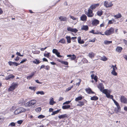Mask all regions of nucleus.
Returning <instances> with one entry per match:
<instances>
[{"mask_svg": "<svg viewBox=\"0 0 127 127\" xmlns=\"http://www.w3.org/2000/svg\"><path fill=\"white\" fill-rule=\"evenodd\" d=\"M26 111L25 109L23 107H19L14 111V113L15 115H17L23 112H24Z\"/></svg>", "mask_w": 127, "mask_h": 127, "instance_id": "1", "label": "nucleus"}, {"mask_svg": "<svg viewBox=\"0 0 127 127\" xmlns=\"http://www.w3.org/2000/svg\"><path fill=\"white\" fill-rule=\"evenodd\" d=\"M114 30L113 28L111 27L109 30H107L104 32V34L106 35H109L113 33Z\"/></svg>", "mask_w": 127, "mask_h": 127, "instance_id": "2", "label": "nucleus"}, {"mask_svg": "<svg viewBox=\"0 0 127 127\" xmlns=\"http://www.w3.org/2000/svg\"><path fill=\"white\" fill-rule=\"evenodd\" d=\"M85 14L89 17H92L94 15L93 13V11L89 8L88 10V12H85Z\"/></svg>", "mask_w": 127, "mask_h": 127, "instance_id": "3", "label": "nucleus"}, {"mask_svg": "<svg viewBox=\"0 0 127 127\" xmlns=\"http://www.w3.org/2000/svg\"><path fill=\"white\" fill-rule=\"evenodd\" d=\"M52 52L53 53L55 54L59 58H61L63 56L60 55V53L58 51L57 49H53Z\"/></svg>", "mask_w": 127, "mask_h": 127, "instance_id": "4", "label": "nucleus"}, {"mask_svg": "<svg viewBox=\"0 0 127 127\" xmlns=\"http://www.w3.org/2000/svg\"><path fill=\"white\" fill-rule=\"evenodd\" d=\"M8 63L10 66L14 65L16 66L20 65V64H19L18 63L15 62H12L11 61L8 62Z\"/></svg>", "mask_w": 127, "mask_h": 127, "instance_id": "5", "label": "nucleus"}, {"mask_svg": "<svg viewBox=\"0 0 127 127\" xmlns=\"http://www.w3.org/2000/svg\"><path fill=\"white\" fill-rule=\"evenodd\" d=\"M120 99L121 102L125 104L127 103V99L124 96H121Z\"/></svg>", "mask_w": 127, "mask_h": 127, "instance_id": "6", "label": "nucleus"}, {"mask_svg": "<svg viewBox=\"0 0 127 127\" xmlns=\"http://www.w3.org/2000/svg\"><path fill=\"white\" fill-rule=\"evenodd\" d=\"M15 77V76L12 74L9 75L8 76L6 77L5 79L7 80L10 81L13 79Z\"/></svg>", "mask_w": 127, "mask_h": 127, "instance_id": "7", "label": "nucleus"}, {"mask_svg": "<svg viewBox=\"0 0 127 127\" xmlns=\"http://www.w3.org/2000/svg\"><path fill=\"white\" fill-rule=\"evenodd\" d=\"M85 91L89 94H95V92L92 91L91 89L90 88L85 89Z\"/></svg>", "mask_w": 127, "mask_h": 127, "instance_id": "8", "label": "nucleus"}, {"mask_svg": "<svg viewBox=\"0 0 127 127\" xmlns=\"http://www.w3.org/2000/svg\"><path fill=\"white\" fill-rule=\"evenodd\" d=\"M99 21L98 20L95 19L92 21V24L93 26H96L99 24Z\"/></svg>", "mask_w": 127, "mask_h": 127, "instance_id": "9", "label": "nucleus"}, {"mask_svg": "<svg viewBox=\"0 0 127 127\" xmlns=\"http://www.w3.org/2000/svg\"><path fill=\"white\" fill-rule=\"evenodd\" d=\"M99 5V3H97V4H92L91 5L90 7V8L91 10H93L96 7H98Z\"/></svg>", "mask_w": 127, "mask_h": 127, "instance_id": "10", "label": "nucleus"}, {"mask_svg": "<svg viewBox=\"0 0 127 127\" xmlns=\"http://www.w3.org/2000/svg\"><path fill=\"white\" fill-rule=\"evenodd\" d=\"M77 39L78 42L80 44H83L85 42V41L83 39L81 40V37L80 36H79L78 37Z\"/></svg>", "mask_w": 127, "mask_h": 127, "instance_id": "11", "label": "nucleus"}, {"mask_svg": "<svg viewBox=\"0 0 127 127\" xmlns=\"http://www.w3.org/2000/svg\"><path fill=\"white\" fill-rule=\"evenodd\" d=\"M97 87L100 91H101L102 90L104 89V86L103 84L101 83H99Z\"/></svg>", "mask_w": 127, "mask_h": 127, "instance_id": "12", "label": "nucleus"}, {"mask_svg": "<svg viewBox=\"0 0 127 127\" xmlns=\"http://www.w3.org/2000/svg\"><path fill=\"white\" fill-rule=\"evenodd\" d=\"M87 17L85 14L82 15L80 17V20L83 21H85L87 20Z\"/></svg>", "mask_w": 127, "mask_h": 127, "instance_id": "13", "label": "nucleus"}, {"mask_svg": "<svg viewBox=\"0 0 127 127\" xmlns=\"http://www.w3.org/2000/svg\"><path fill=\"white\" fill-rule=\"evenodd\" d=\"M81 29L86 31H87L89 29V27L88 25H82L81 26Z\"/></svg>", "mask_w": 127, "mask_h": 127, "instance_id": "14", "label": "nucleus"}, {"mask_svg": "<svg viewBox=\"0 0 127 127\" xmlns=\"http://www.w3.org/2000/svg\"><path fill=\"white\" fill-rule=\"evenodd\" d=\"M58 117L60 119H63L66 118H67L68 117V116L66 114L60 115L58 116Z\"/></svg>", "mask_w": 127, "mask_h": 127, "instance_id": "15", "label": "nucleus"}, {"mask_svg": "<svg viewBox=\"0 0 127 127\" xmlns=\"http://www.w3.org/2000/svg\"><path fill=\"white\" fill-rule=\"evenodd\" d=\"M57 61L65 65H68V63L67 62L61 60L59 59L57 60Z\"/></svg>", "mask_w": 127, "mask_h": 127, "instance_id": "16", "label": "nucleus"}, {"mask_svg": "<svg viewBox=\"0 0 127 127\" xmlns=\"http://www.w3.org/2000/svg\"><path fill=\"white\" fill-rule=\"evenodd\" d=\"M56 103V102L54 101L53 98L52 97L51 98L49 101L50 104L52 105Z\"/></svg>", "mask_w": 127, "mask_h": 127, "instance_id": "17", "label": "nucleus"}, {"mask_svg": "<svg viewBox=\"0 0 127 127\" xmlns=\"http://www.w3.org/2000/svg\"><path fill=\"white\" fill-rule=\"evenodd\" d=\"M71 107V106L70 105H63L62 108L63 109H68Z\"/></svg>", "mask_w": 127, "mask_h": 127, "instance_id": "18", "label": "nucleus"}, {"mask_svg": "<svg viewBox=\"0 0 127 127\" xmlns=\"http://www.w3.org/2000/svg\"><path fill=\"white\" fill-rule=\"evenodd\" d=\"M59 19L61 21H67V18L65 17H63L62 16H60L59 17Z\"/></svg>", "mask_w": 127, "mask_h": 127, "instance_id": "19", "label": "nucleus"}, {"mask_svg": "<svg viewBox=\"0 0 127 127\" xmlns=\"http://www.w3.org/2000/svg\"><path fill=\"white\" fill-rule=\"evenodd\" d=\"M84 97L81 95H80V96L77 97L75 99V100L76 101H79V100H81Z\"/></svg>", "mask_w": 127, "mask_h": 127, "instance_id": "20", "label": "nucleus"}, {"mask_svg": "<svg viewBox=\"0 0 127 127\" xmlns=\"http://www.w3.org/2000/svg\"><path fill=\"white\" fill-rule=\"evenodd\" d=\"M91 77L92 79H94L95 80L97 79L98 77L96 75H95L94 74H92L91 75Z\"/></svg>", "mask_w": 127, "mask_h": 127, "instance_id": "21", "label": "nucleus"}, {"mask_svg": "<svg viewBox=\"0 0 127 127\" xmlns=\"http://www.w3.org/2000/svg\"><path fill=\"white\" fill-rule=\"evenodd\" d=\"M98 99V98L96 96H91L90 99L92 100L96 101Z\"/></svg>", "mask_w": 127, "mask_h": 127, "instance_id": "22", "label": "nucleus"}, {"mask_svg": "<svg viewBox=\"0 0 127 127\" xmlns=\"http://www.w3.org/2000/svg\"><path fill=\"white\" fill-rule=\"evenodd\" d=\"M61 109H58L56 111H54L53 112V113L51 114V115H54L55 114H58L60 112Z\"/></svg>", "mask_w": 127, "mask_h": 127, "instance_id": "23", "label": "nucleus"}, {"mask_svg": "<svg viewBox=\"0 0 127 127\" xmlns=\"http://www.w3.org/2000/svg\"><path fill=\"white\" fill-rule=\"evenodd\" d=\"M66 38L67 39V43H70L71 42V38L69 36H67L66 37Z\"/></svg>", "mask_w": 127, "mask_h": 127, "instance_id": "24", "label": "nucleus"}, {"mask_svg": "<svg viewBox=\"0 0 127 127\" xmlns=\"http://www.w3.org/2000/svg\"><path fill=\"white\" fill-rule=\"evenodd\" d=\"M122 50V48L120 46H117L116 49V50L119 52H121Z\"/></svg>", "mask_w": 127, "mask_h": 127, "instance_id": "25", "label": "nucleus"}, {"mask_svg": "<svg viewBox=\"0 0 127 127\" xmlns=\"http://www.w3.org/2000/svg\"><path fill=\"white\" fill-rule=\"evenodd\" d=\"M41 62L39 60H38L37 59H35V60L32 61V62L33 63L38 64Z\"/></svg>", "mask_w": 127, "mask_h": 127, "instance_id": "26", "label": "nucleus"}, {"mask_svg": "<svg viewBox=\"0 0 127 127\" xmlns=\"http://www.w3.org/2000/svg\"><path fill=\"white\" fill-rule=\"evenodd\" d=\"M103 12L102 10H98L97 12V14L98 16H101L103 14Z\"/></svg>", "mask_w": 127, "mask_h": 127, "instance_id": "27", "label": "nucleus"}, {"mask_svg": "<svg viewBox=\"0 0 127 127\" xmlns=\"http://www.w3.org/2000/svg\"><path fill=\"white\" fill-rule=\"evenodd\" d=\"M114 17L116 18V19H118L121 18L122 16L120 13H119L118 14L114 15Z\"/></svg>", "mask_w": 127, "mask_h": 127, "instance_id": "28", "label": "nucleus"}, {"mask_svg": "<svg viewBox=\"0 0 127 127\" xmlns=\"http://www.w3.org/2000/svg\"><path fill=\"white\" fill-rule=\"evenodd\" d=\"M95 56L94 53L93 52H91L89 53L88 56L91 59H92Z\"/></svg>", "mask_w": 127, "mask_h": 127, "instance_id": "29", "label": "nucleus"}, {"mask_svg": "<svg viewBox=\"0 0 127 127\" xmlns=\"http://www.w3.org/2000/svg\"><path fill=\"white\" fill-rule=\"evenodd\" d=\"M31 101L30 100L26 103V106L27 107H30L31 106H32V104Z\"/></svg>", "mask_w": 127, "mask_h": 127, "instance_id": "30", "label": "nucleus"}, {"mask_svg": "<svg viewBox=\"0 0 127 127\" xmlns=\"http://www.w3.org/2000/svg\"><path fill=\"white\" fill-rule=\"evenodd\" d=\"M76 56L74 54H73L72 55V56L71 57V58H70V59L71 61H75L76 59Z\"/></svg>", "mask_w": 127, "mask_h": 127, "instance_id": "31", "label": "nucleus"}, {"mask_svg": "<svg viewBox=\"0 0 127 127\" xmlns=\"http://www.w3.org/2000/svg\"><path fill=\"white\" fill-rule=\"evenodd\" d=\"M18 85V84L16 83L13 82L11 85L12 86V87H13L15 89L16 87H17Z\"/></svg>", "mask_w": 127, "mask_h": 127, "instance_id": "32", "label": "nucleus"}, {"mask_svg": "<svg viewBox=\"0 0 127 127\" xmlns=\"http://www.w3.org/2000/svg\"><path fill=\"white\" fill-rule=\"evenodd\" d=\"M15 89L13 87H12V86L11 85V86H10L8 88V91L9 92L13 91Z\"/></svg>", "mask_w": 127, "mask_h": 127, "instance_id": "33", "label": "nucleus"}, {"mask_svg": "<svg viewBox=\"0 0 127 127\" xmlns=\"http://www.w3.org/2000/svg\"><path fill=\"white\" fill-rule=\"evenodd\" d=\"M112 42V41H108L107 40H105L104 42V43L105 44L108 45L109 44L111 43Z\"/></svg>", "mask_w": 127, "mask_h": 127, "instance_id": "34", "label": "nucleus"}, {"mask_svg": "<svg viewBox=\"0 0 127 127\" xmlns=\"http://www.w3.org/2000/svg\"><path fill=\"white\" fill-rule=\"evenodd\" d=\"M78 102L79 104H77V106H83L84 105V103H83V101H79Z\"/></svg>", "mask_w": 127, "mask_h": 127, "instance_id": "35", "label": "nucleus"}, {"mask_svg": "<svg viewBox=\"0 0 127 127\" xmlns=\"http://www.w3.org/2000/svg\"><path fill=\"white\" fill-rule=\"evenodd\" d=\"M41 110V107H38L36 108L35 109V111L36 112L38 113L40 112Z\"/></svg>", "mask_w": 127, "mask_h": 127, "instance_id": "36", "label": "nucleus"}, {"mask_svg": "<svg viewBox=\"0 0 127 127\" xmlns=\"http://www.w3.org/2000/svg\"><path fill=\"white\" fill-rule=\"evenodd\" d=\"M59 43H62L64 44L65 43V41L64 38H63L61 39L59 41Z\"/></svg>", "mask_w": 127, "mask_h": 127, "instance_id": "37", "label": "nucleus"}, {"mask_svg": "<svg viewBox=\"0 0 127 127\" xmlns=\"http://www.w3.org/2000/svg\"><path fill=\"white\" fill-rule=\"evenodd\" d=\"M100 59V60L105 61H107V60L108 59L105 56H103V57H101Z\"/></svg>", "mask_w": 127, "mask_h": 127, "instance_id": "38", "label": "nucleus"}, {"mask_svg": "<svg viewBox=\"0 0 127 127\" xmlns=\"http://www.w3.org/2000/svg\"><path fill=\"white\" fill-rule=\"evenodd\" d=\"M115 22V21L114 19H112L111 20H109L108 22V24H112L114 22Z\"/></svg>", "mask_w": 127, "mask_h": 127, "instance_id": "39", "label": "nucleus"}, {"mask_svg": "<svg viewBox=\"0 0 127 127\" xmlns=\"http://www.w3.org/2000/svg\"><path fill=\"white\" fill-rule=\"evenodd\" d=\"M44 94V93L43 91H38L36 92V94L37 95L40 94L41 95H43Z\"/></svg>", "mask_w": 127, "mask_h": 127, "instance_id": "40", "label": "nucleus"}, {"mask_svg": "<svg viewBox=\"0 0 127 127\" xmlns=\"http://www.w3.org/2000/svg\"><path fill=\"white\" fill-rule=\"evenodd\" d=\"M50 53H44V56L45 57L48 58L50 56Z\"/></svg>", "mask_w": 127, "mask_h": 127, "instance_id": "41", "label": "nucleus"}, {"mask_svg": "<svg viewBox=\"0 0 127 127\" xmlns=\"http://www.w3.org/2000/svg\"><path fill=\"white\" fill-rule=\"evenodd\" d=\"M107 90H108L107 89H104L102 90L101 91V92H102L103 93L106 94H107Z\"/></svg>", "mask_w": 127, "mask_h": 127, "instance_id": "42", "label": "nucleus"}, {"mask_svg": "<svg viewBox=\"0 0 127 127\" xmlns=\"http://www.w3.org/2000/svg\"><path fill=\"white\" fill-rule=\"evenodd\" d=\"M27 61V59H22V60L21 61L20 63H19L20 64H23L24 63H25Z\"/></svg>", "mask_w": 127, "mask_h": 127, "instance_id": "43", "label": "nucleus"}, {"mask_svg": "<svg viewBox=\"0 0 127 127\" xmlns=\"http://www.w3.org/2000/svg\"><path fill=\"white\" fill-rule=\"evenodd\" d=\"M4 117L2 115H0V122L3 121L4 120Z\"/></svg>", "mask_w": 127, "mask_h": 127, "instance_id": "44", "label": "nucleus"}, {"mask_svg": "<svg viewBox=\"0 0 127 127\" xmlns=\"http://www.w3.org/2000/svg\"><path fill=\"white\" fill-rule=\"evenodd\" d=\"M45 117V116L42 115H39L38 117L37 118L40 119H42L44 118Z\"/></svg>", "mask_w": 127, "mask_h": 127, "instance_id": "45", "label": "nucleus"}, {"mask_svg": "<svg viewBox=\"0 0 127 127\" xmlns=\"http://www.w3.org/2000/svg\"><path fill=\"white\" fill-rule=\"evenodd\" d=\"M29 88L30 89L32 90H33L34 91L36 90V88L35 87L30 86L29 87Z\"/></svg>", "mask_w": 127, "mask_h": 127, "instance_id": "46", "label": "nucleus"}, {"mask_svg": "<svg viewBox=\"0 0 127 127\" xmlns=\"http://www.w3.org/2000/svg\"><path fill=\"white\" fill-rule=\"evenodd\" d=\"M31 101H32L31 102H32V105H34L36 102V101L35 100H31Z\"/></svg>", "mask_w": 127, "mask_h": 127, "instance_id": "47", "label": "nucleus"}, {"mask_svg": "<svg viewBox=\"0 0 127 127\" xmlns=\"http://www.w3.org/2000/svg\"><path fill=\"white\" fill-rule=\"evenodd\" d=\"M113 101L115 104L116 105V106H117L119 105L118 103L115 99H113Z\"/></svg>", "mask_w": 127, "mask_h": 127, "instance_id": "48", "label": "nucleus"}, {"mask_svg": "<svg viewBox=\"0 0 127 127\" xmlns=\"http://www.w3.org/2000/svg\"><path fill=\"white\" fill-rule=\"evenodd\" d=\"M111 74L114 76H117V73L116 71H112L111 72Z\"/></svg>", "mask_w": 127, "mask_h": 127, "instance_id": "49", "label": "nucleus"}, {"mask_svg": "<svg viewBox=\"0 0 127 127\" xmlns=\"http://www.w3.org/2000/svg\"><path fill=\"white\" fill-rule=\"evenodd\" d=\"M72 32L75 33H76L78 31V30L76 28H73L72 29Z\"/></svg>", "mask_w": 127, "mask_h": 127, "instance_id": "50", "label": "nucleus"}, {"mask_svg": "<svg viewBox=\"0 0 127 127\" xmlns=\"http://www.w3.org/2000/svg\"><path fill=\"white\" fill-rule=\"evenodd\" d=\"M113 4L111 2L108 3L106 7H110L112 6Z\"/></svg>", "mask_w": 127, "mask_h": 127, "instance_id": "51", "label": "nucleus"}, {"mask_svg": "<svg viewBox=\"0 0 127 127\" xmlns=\"http://www.w3.org/2000/svg\"><path fill=\"white\" fill-rule=\"evenodd\" d=\"M15 126V123L12 122L9 125V126H11L12 127H14Z\"/></svg>", "mask_w": 127, "mask_h": 127, "instance_id": "52", "label": "nucleus"}, {"mask_svg": "<svg viewBox=\"0 0 127 127\" xmlns=\"http://www.w3.org/2000/svg\"><path fill=\"white\" fill-rule=\"evenodd\" d=\"M71 102V100L66 101L63 103V105H64L65 104H67V105H68V104L70 103Z\"/></svg>", "mask_w": 127, "mask_h": 127, "instance_id": "53", "label": "nucleus"}, {"mask_svg": "<svg viewBox=\"0 0 127 127\" xmlns=\"http://www.w3.org/2000/svg\"><path fill=\"white\" fill-rule=\"evenodd\" d=\"M44 69L47 70H49L50 69V66L48 65L45 66Z\"/></svg>", "mask_w": 127, "mask_h": 127, "instance_id": "54", "label": "nucleus"}, {"mask_svg": "<svg viewBox=\"0 0 127 127\" xmlns=\"http://www.w3.org/2000/svg\"><path fill=\"white\" fill-rule=\"evenodd\" d=\"M72 29L73 28H71L70 27H69L67 28V30L68 31H69L72 32Z\"/></svg>", "mask_w": 127, "mask_h": 127, "instance_id": "55", "label": "nucleus"}, {"mask_svg": "<svg viewBox=\"0 0 127 127\" xmlns=\"http://www.w3.org/2000/svg\"><path fill=\"white\" fill-rule=\"evenodd\" d=\"M73 87V86H72L71 87H68L67 89H66V91H68L69 90H70Z\"/></svg>", "mask_w": 127, "mask_h": 127, "instance_id": "56", "label": "nucleus"}, {"mask_svg": "<svg viewBox=\"0 0 127 127\" xmlns=\"http://www.w3.org/2000/svg\"><path fill=\"white\" fill-rule=\"evenodd\" d=\"M36 71H34V72L33 71L31 74L30 75L32 76V77H33L35 75V73H36Z\"/></svg>", "mask_w": 127, "mask_h": 127, "instance_id": "57", "label": "nucleus"}, {"mask_svg": "<svg viewBox=\"0 0 127 127\" xmlns=\"http://www.w3.org/2000/svg\"><path fill=\"white\" fill-rule=\"evenodd\" d=\"M33 77L31 75L28 76L27 77V79L28 80H30Z\"/></svg>", "mask_w": 127, "mask_h": 127, "instance_id": "58", "label": "nucleus"}, {"mask_svg": "<svg viewBox=\"0 0 127 127\" xmlns=\"http://www.w3.org/2000/svg\"><path fill=\"white\" fill-rule=\"evenodd\" d=\"M23 122V121L22 120H20L18 121L17 122V123L18 124H21Z\"/></svg>", "mask_w": 127, "mask_h": 127, "instance_id": "59", "label": "nucleus"}, {"mask_svg": "<svg viewBox=\"0 0 127 127\" xmlns=\"http://www.w3.org/2000/svg\"><path fill=\"white\" fill-rule=\"evenodd\" d=\"M108 3V1H105L104 2V5L106 7V6H107Z\"/></svg>", "mask_w": 127, "mask_h": 127, "instance_id": "60", "label": "nucleus"}, {"mask_svg": "<svg viewBox=\"0 0 127 127\" xmlns=\"http://www.w3.org/2000/svg\"><path fill=\"white\" fill-rule=\"evenodd\" d=\"M95 40H96V39L95 38H94L92 40H90L89 41V42H94L95 41Z\"/></svg>", "mask_w": 127, "mask_h": 127, "instance_id": "61", "label": "nucleus"}, {"mask_svg": "<svg viewBox=\"0 0 127 127\" xmlns=\"http://www.w3.org/2000/svg\"><path fill=\"white\" fill-rule=\"evenodd\" d=\"M114 111L115 112V113H116V114H118L119 112V111H118V110H117V108L116 107L114 109Z\"/></svg>", "mask_w": 127, "mask_h": 127, "instance_id": "62", "label": "nucleus"}, {"mask_svg": "<svg viewBox=\"0 0 127 127\" xmlns=\"http://www.w3.org/2000/svg\"><path fill=\"white\" fill-rule=\"evenodd\" d=\"M20 58L18 56H17L14 60L16 62H18Z\"/></svg>", "mask_w": 127, "mask_h": 127, "instance_id": "63", "label": "nucleus"}, {"mask_svg": "<svg viewBox=\"0 0 127 127\" xmlns=\"http://www.w3.org/2000/svg\"><path fill=\"white\" fill-rule=\"evenodd\" d=\"M70 18L73 20H75L76 19V18L73 16H70Z\"/></svg>", "mask_w": 127, "mask_h": 127, "instance_id": "64", "label": "nucleus"}]
</instances>
